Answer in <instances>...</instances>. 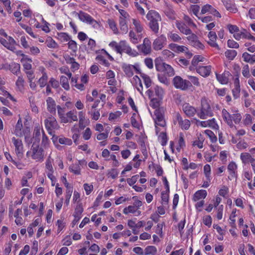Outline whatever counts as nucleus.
Here are the masks:
<instances>
[{"label":"nucleus","instance_id":"nucleus-8","mask_svg":"<svg viewBox=\"0 0 255 255\" xmlns=\"http://www.w3.org/2000/svg\"><path fill=\"white\" fill-rule=\"evenodd\" d=\"M45 126L48 133L52 134L53 130L59 128V126L55 118L52 116L48 117L44 121Z\"/></svg>","mask_w":255,"mask_h":255},{"label":"nucleus","instance_id":"nucleus-53","mask_svg":"<svg viewBox=\"0 0 255 255\" xmlns=\"http://www.w3.org/2000/svg\"><path fill=\"white\" fill-rule=\"evenodd\" d=\"M169 192H167L166 190L161 193V199L163 205H167L169 200Z\"/></svg>","mask_w":255,"mask_h":255},{"label":"nucleus","instance_id":"nucleus-56","mask_svg":"<svg viewBox=\"0 0 255 255\" xmlns=\"http://www.w3.org/2000/svg\"><path fill=\"white\" fill-rule=\"evenodd\" d=\"M68 44L69 48L71 49L74 52H75L77 51V45L75 41L71 40L69 41Z\"/></svg>","mask_w":255,"mask_h":255},{"label":"nucleus","instance_id":"nucleus-31","mask_svg":"<svg viewBox=\"0 0 255 255\" xmlns=\"http://www.w3.org/2000/svg\"><path fill=\"white\" fill-rule=\"evenodd\" d=\"M83 211V209L81 204H78L75 209L74 212V216L75 217V220L76 221H78L81 218V215Z\"/></svg>","mask_w":255,"mask_h":255},{"label":"nucleus","instance_id":"nucleus-11","mask_svg":"<svg viewBox=\"0 0 255 255\" xmlns=\"http://www.w3.org/2000/svg\"><path fill=\"white\" fill-rule=\"evenodd\" d=\"M12 142L15 147V152L17 156L19 158H22L23 146L21 140L13 137L12 138Z\"/></svg>","mask_w":255,"mask_h":255},{"label":"nucleus","instance_id":"nucleus-52","mask_svg":"<svg viewBox=\"0 0 255 255\" xmlns=\"http://www.w3.org/2000/svg\"><path fill=\"white\" fill-rule=\"evenodd\" d=\"M204 139L202 137L201 134H200V136L198 137V139L193 142V145L194 146H197L199 148H201L203 147Z\"/></svg>","mask_w":255,"mask_h":255},{"label":"nucleus","instance_id":"nucleus-62","mask_svg":"<svg viewBox=\"0 0 255 255\" xmlns=\"http://www.w3.org/2000/svg\"><path fill=\"white\" fill-rule=\"evenodd\" d=\"M138 177V175H133L131 177V178L127 179V182L130 186H131L136 182Z\"/></svg>","mask_w":255,"mask_h":255},{"label":"nucleus","instance_id":"nucleus-45","mask_svg":"<svg viewBox=\"0 0 255 255\" xmlns=\"http://www.w3.org/2000/svg\"><path fill=\"white\" fill-rule=\"evenodd\" d=\"M1 44L7 49L12 52H15V50H16L15 46H12L11 44L4 39H3V40H2Z\"/></svg>","mask_w":255,"mask_h":255},{"label":"nucleus","instance_id":"nucleus-44","mask_svg":"<svg viewBox=\"0 0 255 255\" xmlns=\"http://www.w3.org/2000/svg\"><path fill=\"white\" fill-rule=\"evenodd\" d=\"M166 15L170 19H175V12L170 7H167L164 11Z\"/></svg>","mask_w":255,"mask_h":255},{"label":"nucleus","instance_id":"nucleus-25","mask_svg":"<svg viewBox=\"0 0 255 255\" xmlns=\"http://www.w3.org/2000/svg\"><path fill=\"white\" fill-rule=\"evenodd\" d=\"M128 18H129L120 17L119 24L120 26V29L123 32V33H126L128 31L127 21Z\"/></svg>","mask_w":255,"mask_h":255},{"label":"nucleus","instance_id":"nucleus-33","mask_svg":"<svg viewBox=\"0 0 255 255\" xmlns=\"http://www.w3.org/2000/svg\"><path fill=\"white\" fill-rule=\"evenodd\" d=\"M157 252L156 248L154 246H149L146 247L144 250V255H155Z\"/></svg>","mask_w":255,"mask_h":255},{"label":"nucleus","instance_id":"nucleus-19","mask_svg":"<svg viewBox=\"0 0 255 255\" xmlns=\"http://www.w3.org/2000/svg\"><path fill=\"white\" fill-rule=\"evenodd\" d=\"M176 26L179 31L184 34L188 35L191 33V30L184 23L178 21L176 22Z\"/></svg>","mask_w":255,"mask_h":255},{"label":"nucleus","instance_id":"nucleus-48","mask_svg":"<svg viewBox=\"0 0 255 255\" xmlns=\"http://www.w3.org/2000/svg\"><path fill=\"white\" fill-rule=\"evenodd\" d=\"M129 37H130V41L134 44H136L138 42L139 37L136 36L134 32L131 30L129 33Z\"/></svg>","mask_w":255,"mask_h":255},{"label":"nucleus","instance_id":"nucleus-54","mask_svg":"<svg viewBox=\"0 0 255 255\" xmlns=\"http://www.w3.org/2000/svg\"><path fill=\"white\" fill-rule=\"evenodd\" d=\"M204 57L200 55H195L194 56L192 60V64L193 66H196L199 62L203 61Z\"/></svg>","mask_w":255,"mask_h":255},{"label":"nucleus","instance_id":"nucleus-55","mask_svg":"<svg viewBox=\"0 0 255 255\" xmlns=\"http://www.w3.org/2000/svg\"><path fill=\"white\" fill-rule=\"evenodd\" d=\"M205 133L208 135L212 142H215L217 141V137L215 135L213 131L210 130H206Z\"/></svg>","mask_w":255,"mask_h":255},{"label":"nucleus","instance_id":"nucleus-37","mask_svg":"<svg viewBox=\"0 0 255 255\" xmlns=\"http://www.w3.org/2000/svg\"><path fill=\"white\" fill-rule=\"evenodd\" d=\"M69 170L70 172H73L75 174H80L81 168L79 164H72L69 167Z\"/></svg>","mask_w":255,"mask_h":255},{"label":"nucleus","instance_id":"nucleus-59","mask_svg":"<svg viewBox=\"0 0 255 255\" xmlns=\"http://www.w3.org/2000/svg\"><path fill=\"white\" fill-rule=\"evenodd\" d=\"M58 38L63 41H68L70 39L69 35L63 32L58 34Z\"/></svg>","mask_w":255,"mask_h":255},{"label":"nucleus","instance_id":"nucleus-40","mask_svg":"<svg viewBox=\"0 0 255 255\" xmlns=\"http://www.w3.org/2000/svg\"><path fill=\"white\" fill-rule=\"evenodd\" d=\"M43 129L41 128V127L38 125L35 127L33 132V137L36 139L38 141L40 140V131Z\"/></svg>","mask_w":255,"mask_h":255},{"label":"nucleus","instance_id":"nucleus-34","mask_svg":"<svg viewBox=\"0 0 255 255\" xmlns=\"http://www.w3.org/2000/svg\"><path fill=\"white\" fill-rule=\"evenodd\" d=\"M241 158L243 162L246 163L250 162L254 158L252 157L250 153L247 152L242 153L241 154Z\"/></svg>","mask_w":255,"mask_h":255},{"label":"nucleus","instance_id":"nucleus-13","mask_svg":"<svg viewBox=\"0 0 255 255\" xmlns=\"http://www.w3.org/2000/svg\"><path fill=\"white\" fill-rule=\"evenodd\" d=\"M166 43V37L164 35H161L154 40L153 43V47L155 50H161Z\"/></svg>","mask_w":255,"mask_h":255},{"label":"nucleus","instance_id":"nucleus-36","mask_svg":"<svg viewBox=\"0 0 255 255\" xmlns=\"http://www.w3.org/2000/svg\"><path fill=\"white\" fill-rule=\"evenodd\" d=\"M226 57L231 60H232L237 56V52L235 50H228L225 53Z\"/></svg>","mask_w":255,"mask_h":255},{"label":"nucleus","instance_id":"nucleus-2","mask_svg":"<svg viewBox=\"0 0 255 255\" xmlns=\"http://www.w3.org/2000/svg\"><path fill=\"white\" fill-rule=\"evenodd\" d=\"M146 18L149 21V26L151 30L155 34L158 33L159 22L161 20L159 14L154 10H150L146 15Z\"/></svg>","mask_w":255,"mask_h":255},{"label":"nucleus","instance_id":"nucleus-30","mask_svg":"<svg viewBox=\"0 0 255 255\" xmlns=\"http://www.w3.org/2000/svg\"><path fill=\"white\" fill-rule=\"evenodd\" d=\"M48 76L45 72H43L42 76L39 79L38 84L40 88H43L47 85Z\"/></svg>","mask_w":255,"mask_h":255},{"label":"nucleus","instance_id":"nucleus-20","mask_svg":"<svg viewBox=\"0 0 255 255\" xmlns=\"http://www.w3.org/2000/svg\"><path fill=\"white\" fill-rule=\"evenodd\" d=\"M211 66H199L196 68L197 72L203 77L208 76L211 73Z\"/></svg>","mask_w":255,"mask_h":255},{"label":"nucleus","instance_id":"nucleus-24","mask_svg":"<svg viewBox=\"0 0 255 255\" xmlns=\"http://www.w3.org/2000/svg\"><path fill=\"white\" fill-rule=\"evenodd\" d=\"M230 74L229 72H225L221 75L216 74V78L218 81L222 84H226L228 83V77Z\"/></svg>","mask_w":255,"mask_h":255},{"label":"nucleus","instance_id":"nucleus-3","mask_svg":"<svg viewBox=\"0 0 255 255\" xmlns=\"http://www.w3.org/2000/svg\"><path fill=\"white\" fill-rule=\"evenodd\" d=\"M26 155L27 157H31L37 162H41L43 160L44 152L42 147L34 142L30 150L27 152Z\"/></svg>","mask_w":255,"mask_h":255},{"label":"nucleus","instance_id":"nucleus-39","mask_svg":"<svg viewBox=\"0 0 255 255\" xmlns=\"http://www.w3.org/2000/svg\"><path fill=\"white\" fill-rule=\"evenodd\" d=\"M140 76L142 78L146 87L147 88L149 87L151 85V81L149 77L143 73H140Z\"/></svg>","mask_w":255,"mask_h":255},{"label":"nucleus","instance_id":"nucleus-10","mask_svg":"<svg viewBox=\"0 0 255 255\" xmlns=\"http://www.w3.org/2000/svg\"><path fill=\"white\" fill-rule=\"evenodd\" d=\"M79 18L83 22L92 24L94 27H97L98 23L96 20L94 19L89 14L80 11L78 13Z\"/></svg>","mask_w":255,"mask_h":255},{"label":"nucleus","instance_id":"nucleus-15","mask_svg":"<svg viewBox=\"0 0 255 255\" xmlns=\"http://www.w3.org/2000/svg\"><path fill=\"white\" fill-rule=\"evenodd\" d=\"M182 109L186 115L189 117H193L197 113L196 109L189 104H184Z\"/></svg>","mask_w":255,"mask_h":255},{"label":"nucleus","instance_id":"nucleus-21","mask_svg":"<svg viewBox=\"0 0 255 255\" xmlns=\"http://www.w3.org/2000/svg\"><path fill=\"white\" fill-rule=\"evenodd\" d=\"M138 48H141V50L143 53L145 54L149 53L151 51L150 41L148 38H145L143 44L139 45Z\"/></svg>","mask_w":255,"mask_h":255},{"label":"nucleus","instance_id":"nucleus-5","mask_svg":"<svg viewBox=\"0 0 255 255\" xmlns=\"http://www.w3.org/2000/svg\"><path fill=\"white\" fill-rule=\"evenodd\" d=\"M198 116L202 119H205L208 117L213 116L211 108L207 100L205 99L201 100V107L199 112L197 113Z\"/></svg>","mask_w":255,"mask_h":255},{"label":"nucleus","instance_id":"nucleus-23","mask_svg":"<svg viewBox=\"0 0 255 255\" xmlns=\"http://www.w3.org/2000/svg\"><path fill=\"white\" fill-rule=\"evenodd\" d=\"M47 110L51 113L56 112V103L55 101L51 97H48L46 100Z\"/></svg>","mask_w":255,"mask_h":255},{"label":"nucleus","instance_id":"nucleus-1","mask_svg":"<svg viewBox=\"0 0 255 255\" xmlns=\"http://www.w3.org/2000/svg\"><path fill=\"white\" fill-rule=\"evenodd\" d=\"M109 46L114 49L117 53L122 54L125 52L131 56H136L138 53L134 50H132L130 47L127 44L126 41H121L119 43L116 41H112L109 44Z\"/></svg>","mask_w":255,"mask_h":255},{"label":"nucleus","instance_id":"nucleus-43","mask_svg":"<svg viewBox=\"0 0 255 255\" xmlns=\"http://www.w3.org/2000/svg\"><path fill=\"white\" fill-rule=\"evenodd\" d=\"M155 95L158 98L162 99L164 95V91L163 89L158 86H156L154 88Z\"/></svg>","mask_w":255,"mask_h":255},{"label":"nucleus","instance_id":"nucleus-4","mask_svg":"<svg viewBox=\"0 0 255 255\" xmlns=\"http://www.w3.org/2000/svg\"><path fill=\"white\" fill-rule=\"evenodd\" d=\"M156 69L159 72H163L167 76H172L174 75L173 68L169 65L162 61L161 59H156L155 60Z\"/></svg>","mask_w":255,"mask_h":255},{"label":"nucleus","instance_id":"nucleus-47","mask_svg":"<svg viewBox=\"0 0 255 255\" xmlns=\"http://www.w3.org/2000/svg\"><path fill=\"white\" fill-rule=\"evenodd\" d=\"M108 23L110 26V27L114 31V33L115 34H118L119 33V31L117 27L115 21L112 19H109L108 21Z\"/></svg>","mask_w":255,"mask_h":255},{"label":"nucleus","instance_id":"nucleus-29","mask_svg":"<svg viewBox=\"0 0 255 255\" xmlns=\"http://www.w3.org/2000/svg\"><path fill=\"white\" fill-rule=\"evenodd\" d=\"M20 62L22 63L23 67L27 70H29L32 68L31 63L32 59L28 57V56H25L24 58H21Z\"/></svg>","mask_w":255,"mask_h":255},{"label":"nucleus","instance_id":"nucleus-46","mask_svg":"<svg viewBox=\"0 0 255 255\" xmlns=\"http://www.w3.org/2000/svg\"><path fill=\"white\" fill-rule=\"evenodd\" d=\"M162 99L159 98H152L150 102V106L153 108H157L160 106V103Z\"/></svg>","mask_w":255,"mask_h":255},{"label":"nucleus","instance_id":"nucleus-35","mask_svg":"<svg viewBox=\"0 0 255 255\" xmlns=\"http://www.w3.org/2000/svg\"><path fill=\"white\" fill-rule=\"evenodd\" d=\"M66 116H67L71 123L72 121H77L78 117L77 116V111H70L66 113Z\"/></svg>","mask_w":255,"mask_h":255},{"label":"nucleus","instance_id":"nucleus-51","mask_svg":"<svg viewBox=\"0 0 255 255\" xmlns=\"http://www.w3.org/2000/svg\"><path fill=\"white\" fill-rule=\"evenodd\" d=\"M168 38L174 42H179L181 40V37L177 34L170 33L168 35Z\"/></svg>","mask_w":255,"mask_h":255},{"label":"nucleus","instance_id":"nucleus-7","mask_svg":"<svg viewBox=\"0 0 255 255\" xmlns=\"http://www.w3.org/2000/svg\"><path fill=\"white\" fill-rule=\"evenodd\" d=\"M30 133V129L28 127L23 128L21 119L20 118L15 126L14 133L19 137L25 136V139H27V135Z\"/></svg>","mask_w":255,"mask_h":255},{"label":"nucleus","instance_id":"nucleus-12","mask_svg":"<svg viewBox=\"0 0 255 255\" xmlns=\"http://www.w3.org/2000/svg\"><path fill=\"white\" fill-rule=\"evenodd\" d=\"M188 35L187 39L191 45L201 49H203L204 45L198 40V37L195 34L191 31V33Z\"/></svg>","mask_w":255,"mask_h":255},{"label":"nucleus","instance_id":"nucleus-18","mask_svg":"<svg viewBox=\"0 0 255 255\" xmlns=\"http://www.w3.org/2000/svg\"><path fill=\"white\" fill-rule=\"evenodd\" d=\"M1 68L9 69L13 74L18 75L20 72V65L16 63H13L9 65H3Z\"/></svg>","mask_w":255,"mask_h":255},{"label":"nucleus","instance_id":"nucleus-38","mask_svg":"<svg viewBox=\"0 0 255 255\" xmlns=\"http://www.w3.org/2000/svg\"><path fill=\"white\" fill-rule=\"evenodd\" d=\"M24 80L21 76H18V79L16 82V85L18 89L22 91L24 89Z\"/></svg>","mask_w":255,"mask_h":255},{"label":"nucleus","instance_id":"nucleus-58","mask_svg":"<svg viewBox=\"0 0 255 255\" xmlns=\"http://www.w3.org/2000/svg\"><path fill=\"white\" fill-rule=\"evenodd\" d=\"M49 84L53 88L56 89L59 87V83L58 81L54 79V78H51L49 81Z\"/></svg>","mask_w":255,"mask_h":255},{"label":"nucleus","instance_id":"nucleus-27","mask_svg":"<svg viewBox=\"0 0 255 255\" xmlns=\"http://www.w3.org/2000/svg\"><path fill=\"white\" fill-rule=\"evenodd\" d=\"M222 116L226 123L230 127H233L234 125L232 122V115H231L226 110L223 109L222 111Z\"/></svg>","mask_w":255,"mask_h":255},{"label":"nucleus","instance_id":"nucleus-64","mask_svg":"<svg viewBox=\"0 0 255 255\" xmlns=\"http://www.w3.org/2000/svg\"><path fill=\"white\" fill-rule=\"evenodd\" d=\"M162 53L165 58H172L174 56V53L167 49L164 50Z\"/></svg>","mask_w":255,"mask_h":255},{"label":"nucleus","instance_id":"nucleus-22","mask_svg":"<svg viewBox=\"0 0 255 255\" xmlns=\"http://www.w3.org/2000/svg\"><path fill=\"white\" fill-rule=\"evenodd\" d=\"M207 194V193L206 190H198L194 194L193 200L195 202H197L199 200H203L206 198Z\"/></svg>","mask_w":255,"mask_h":255},{"label":"nucleus","instance_id":"nucleus-42","mask_svg":"<svg viewBox=\"0 0 255 255\" xmlns=\"http://www.w3.org/2000/svg\"><path fill=\"white\" fill-rule=\"evenodd\" d=\"M137 210V208L135 206H129L124 209L123 212L125 214H128V213H134Z\"/></svg>","mask_w":255,"mask_h":255},{"label":"nucleus","instance_id":"nucleus-9","mask_svg":"<svg viewBox=\"0 0 255 255\" xmlns=\"http://www.w3.org/2000/svg\"><path fill=\"white\" fill-rule=\"evenodd\" d=\"M164 111L163 108H157L154 112V122L155 125L164 127L166 125V123L164 119Z\"/></svg>","mask_w":255,"mask_h":255},{"label":"nucleus","instance_id":"nucleus-57","mask_svg":"<svg viewBox=\"0 0 255 255\" xmlns=\"http://www.w3.org/2000/svg\"><path fill=\"white\" fill-rule=\"evenodd\" d=\"M227 28L231 33L239 32V27L235 25L229 24L227 25Z\"/></svg>","mask_w":255,"mask_h":255},{"label":"nucleus","instance_id":"nucleus-17","mask_svg":"<svg viewBox=\"0 0 255 255\" xmlns=\"http://www.w3.org/2000/svg\"><path fill=\"white\" fill-rule=\"evenodd\" d=\"M209 40L208 43L212 47L217 48L219 49V47L218 44L216 43L217 40V34L215 32L210 31L208 34Z\"/></svg>","mask_w":255,"mask_h":255},{"label":"nucleus","instance_id":"nucleus-61","mask_svg":"<svg viewBox=\"0 0 255 255\" xmlns=\"http://www.w3.org/2000/svg\"><path fill=\"white\" fill-rule=\"evenodd\" d=\"M242 74L243 76L246 78H249L250 76L249 66L248 65H246L244 66L242 70Z\"/></svg>","mask_w":255,"mask_h":255},{"label":"nucleus","instance_id":"nucleus-14","mask_svg":"<svg viewBox=\"0 0 255 255\" xmlns=\"http://www.w3.org/2000/svg\"><path fill=\"white\" fill-rule=\"evenodd\" d=\"M175 119L182 129L187 130L189 128L190 126L189 120L187 119L183 120L180 115L178 113L176 114Z\"/></svg>","mask_w":255,"mask_h":255},{"label":"nucleus","instance_id":"nucleus-28","mask_svg":"<svg viewBox=\"0 0 255 255\" xmlns=\"http://www.w3.org/2000/svg\"><path fill=\"white\" fill-rule=\"evenodd\" d=\"M224 5L226 9L233 13H236L238 11V9L235 7V5L232 3L230 0H222Z\"/></svg>","mask_w":255,"mask_h":255},{"label":"nucleus","instance_id":"nucleus-50","mask_svg":"<svg viewBox=\"0 0 255 255\" xmlns=\"http://www.w3.org/2000/svg\"><path fill=\"white\" fill-rule=\"evenodd\" d=\"M58 141L60 144L70 145L72 143V141L71 139L66 138L65 137H60Z\"/></svg>","mask_w":255,"mask_h":255},{"label":"nucleus","instance_id":"nucleus-41","mask_svg":"<svg viewBox=\"0 0 255 255\" xmlns=\"http://www.w3.org/2000/svg\"><path fill=\"white\" fill-rule=\"evenodd\" d=\"M132 23L134 25L135 29L138 33H140L143 30V27L140 24V22L139 20L135 19H132Z\"/></svg>","mask_w":255,"mask_h":255},{"label":"nucleus","instance_id":"nucleus-49","mask_svg":"<svg viewBox=\"0 0 255 255\" xmlns=\"http://www.w3.org/2000/svg\"><path fill=\"white\" fill-rule=\"evenodd\" d=\"M158 138L160 140L161 144L162 146H164L167 143V135L166 133L164 132L160 133Z\"/></svg>","mask_w":255,"mask_h":255},{"label":"nucleus","instance_id":"nucleus-32","mask_svg":"<svg viewBox=\"0 0 255 255\" xmlns=\"http://www.w3.org/2000/svg\"><path fill=\"white\" fill-rule=\"evenodd\" d=\"M60 84H61L62 87L66 90H68L70 89V86L68 83V78L64 76H62L60 79Z\"/></svg>","mask_w":255,"mask_h":255},{"label":"nucleus","instance_id":"nucleus-26","mask_svg":"<svg viewBox=\"0 0 255 255\" xmlns=\"http://www.w3.org/2000/svg\"><path fill=\"white\" fill-rule=\"evenodd\" d=\"M234 88L232 90V93L235 99H237L240 96V86L239 83V80L238 78H236L234 81Z\"/></svg>","mask_w":255,"mask_h":255},{"label":"nucleus","instance_id":"nucleus-60","mask_svg":"<svg viewBox=\"0 0 255 255\" xmlns=\"http://www.w3.org/2000/svg\"><path fill=\"white\" fill-rule=\"evenodd\" d=\"M184 20L187 23L189 26H193L194 28H196V25L193 22L192 19L189 16L185 15L183 17Z\"/></svg>","mask_w":255,"mask_h":255},{"label":"nucleus","instance_id":"nucleus-63","mask_svg":"<svg viewBox=\"0 0 255 255\" xmlns=\"http://www.w3.org/2000/svg\"><path fill=\"white\" fill-rule=\"evenodd\" d=\"M228 46L232 48H238L239 44L234 40L229 39L228 41Z\"/></svg>","mask_w":255,"mask_h":255},{"label":"nucleus","instance_id":"nucleus-6","mask_svg":"<svg viewBox=\"0 0 255 255\" xmlns=\"http://www.w3.org/2000/svg\"><path fill=\"white\" fill-rule=\"evenodd\" d=\"M174 86L177 89L186 90L192 86L189 81L183 80L181 77L177 76L173 80Z\"/></svg>","mask_w":255,"mask_h":255},{"label":"nucleus","instance_id":"nucleus-16","mask_svg":"<svg viewBox=\"0 0 255 255\" xmlns=\"http://www.w3.org/2000/svg\"><path fill=\"white\" fill-rule=\"evenodd\" d=\"M123 69L126 75L128 77L133 76L134 70L136 71L137 73L139 72L137 68L135 66L132 65L125 64L123 66Z\"/></svg>","mask_w":255,"mask_h":255}]
</instances>
